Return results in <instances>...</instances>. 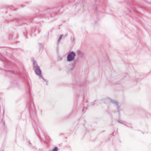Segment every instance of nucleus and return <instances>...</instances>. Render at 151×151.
Segmentation results:
<instances>
[{"mask_svg":"<svg viewBox=\"0 0 151 151\" xmlns=\"http://www.w3.org/2000/svg\"><path fill=\"white\" fill-rule=\"evenodd\" d=\"M33 69L36 74L43 80L44 78L41 75V71L37 63L34 60L33 63Z\"/></svg>","mask_w":151,"mask_h":151,"instance_id":"1","label":"nucleus"},{"mask_svg":"<svg viewBox=\"0 0 151 151\" xmlns=\"http://www.w3.org/2000/svg\"><path fill=\"white\" fill-rule=\"evenodd\" d=\"M28 91L30 97V100L28 101V104L26 105V106L29 109H32L33 108L35 110V108L34 103L32 102V99L31 96V93L29 89H28Z\"/></svg>","mask_w":151,"mask_h":151,"instance_id":"2","label":"nucleus"},{"mask_svg":"<svg viewBox=\"0 0 151 151\" xmlns=\"http://www.w3.org/2000/svg\"><path fill=\"white\" fill-rule=\"evenodd\" d=\"M76 56L75 52L72 51H70L68 53L67 57V60L68 62H70L74 60Z\"/></svg>","mask_w":151,"mask_h":151,"instance_id":"3","label":"nucleus"},{"mask_svg":"<svg viewBox=\"0 0 151 151\" xmlns=\"http://www.w3.org/2000/svg\"><path fill=\"white\" fill-rule=\"evenodd\" d=\"M107 99L110 100L111 102L113 104H114L116 106H118V104H119V103L118 101H117L115 99H111L109 98H106L104 99V101L105 102H106Z\"/></svg>","mask_w":151,"mask_h":151,"instance_id":"4","label":"nucleus"},{"mask_svg":"<svg viewBox=\"0 0 151 151\" xmlns=\"http://www.w3.org/2000/svg\"><path fill=\"white\" fill-rule=\"evenodd\" d=\"M78 55L80 58L83 57L84 55V53L81 51H79L78 52Z\"/></svg>","mask_w":151,"mask_h":151,"instance_id":"5","label":"nucleus"},{"mask_svg":"<svg viewBox=\"0 0 151 151\" xmlns=\"http://www.w3.org/2000/svg\"><path fill=\"white\" fill-rule=\"evenodd\" d=\"M0 57L1 58H0V60L1 61H3L4 62L6 61V60L5 59L3 58L4 57L3 55L0 53Z\"/></svg>","mask_w":151,"mask_h":151,"instance_id":"6","label":"nucleus"},{"mask_svg":"<svg viewBox=\"0 0 151 151\" xmlns=\"http://www.w3.org/2000/svg\"><path fill=\"white\" fill-rule=\"evenodd\" d=\"M75 67V65H73L72 68H69L67 71V73H68L70 71L73 70L74 69Z\"/></svg>","mask_w":151,"mask_h":151,"instance_id":"7","label":"nucleus"},{"mask_svg":"<svg viewBox=\"0 0 151 151\" xmlns=\"http://www.w3.org/2000/svg\"><path fill=\"white\" fill-rule=\"evenodd\" d=\"M70 40L72 42L74 43L75 41V38L74 37H70Z\"/></svg>","mask_w":151,"mask_h":151,"instance_id":"8","label":"nucleus"},{"mask_svg":"<svg viewBox=\"0 0 151 151\" xmlns=\"http://www.w3.org/2000/svg\"><path fill=\"white\" fill-rule=\"evenodd\" d=\"M58 149L57 147H55L52 150H50V151H58Z\"/></svg>","mask_w":151,"mask_h":151,"instance_id":"9","label":"nucleus"},{"mask_svg":"<svg viewBox=\"0 0 151 151\" xmlns=\"http://www.w3.org/2000/svg\"><path fill=\"white\" fill-rule=\"evenodd\" d=\"M63 36V35H60V37H59V39H58V43H59V42H60V40H61V39L62 38V36Z\"/></svg>","mask_w":151,"mask_h":151,"instance_id":"10","label":"nucleus"},{"mask_svg":"<svg viewBox=\"0 0 151 151\" xmlns=\"http://www.w3.org/2000/svg\"><path fill=\"white\" fill-rule=\"evenodd\" d=\"M19 21H24V19L23 18L18 19L17 22H18Z\"/></svg>","mask_w":151,"mask_h":151,"instance_id":"11","label":"nucleus"},{"mask_svg":"<svg viewBox=\"0 0 151 151\" xmlns=\"http://www.w3.org/2000/svg\"><path fill=\"white\" fill-rule=\"evenodd\" d=\"M116 106L117 108L118 111L119 113H120V110H119V104H118V106Z\"/></svg>","mask_w":151,"mask_h":151,"instance_id":"12","label":"nucleus"},{"mask_svg":"<svg viewBox=\"0 0 151 151\" xmlns=\"http://www.w3.org/2000/svg\"><path fill=\"white\" fill-rule=\"evenodd\" d=\"M118 122L119 123H122V124H123V121H122V120H121L120 119H119V121H118Z\"/></svg>","mask_w":151,"mask_h":151,"instance_id":"13","label":"nucleus"},{"mask_svg":"<svg viewBox=\"0 0 151 151\" xmlns=\"http://www.w3.org/2000/svg\"><path fill=\"white\" fill-rule=\"evenodd\" d=\"M43 80H44L45 81V82H46L47 83V84H46V85H47V84H48V83H47L48 81H47L46 79H45V78H44V79Z\"/></svg>","mask_w":151,"mask_h":151,"instance_id":"14","label":"nucleus"},{"mask_svg":"<svg viewBox=\"0 0 151 151\" xmlns=\"http://www.w3.org/2000/svg\"><path fill=\"white\" fill-rule=\"evenodd\" d=\"M9 71L11 73H14V71Z\"/></svg>","mask_w":151,"mask_h":151,"instance_id":"15","label":"nucleus"},{"mask_svg":"<svg viewBox=\"0 0 151 151\" xmlns=\"http://www.w3.org/2000/svg\"><path fill=\"white\" fill-rule=\"evenodd\" d=\"M95 104V103L94 102H93V103H91V104L92 105H94Z\"/></svg>","mask_w":151,"mask_h":151,"instance_id":"16","label":"nucleus"},{"mask_svg":"<svg viewBox=\"0 0 151 151\" xmlns=\"http://www.w3.org/2000/svg\"><path fill=\"white\" fill-rule=\"evenodd\" d=\"M39 44L40 45H42V44L41 43H39Z\"/></svg>","mask_w":151,"mask_h":151,"instance_id":"17","label":"nucleus"},{"mask_svg":"<svg viewBox=\"0 0 151 151\" xmlns=\"http://www.w3.org/2000/svg\"><path fill=\"white\" fill-rule=\"evenodd\" d=\"M83 110H84V109H82V111H83Z\"/></svg>","mask_w":151,"mask_h":151,"instance_id":"18","label":"nucleus"},{"mask_svg":"<svg viewBox=\"0 0 151 151\" xmlns=\"http://www.w3.org/2000/svg\"><path fill=\"white\" fill-rule=\"evenodd\" d=\"M35 131H36V133H37V132H36V129H35Z\"/></svg>","mask_w":151,"mask_h":151,"instance_id":"19","label":"nucleus"}]
</instances>
